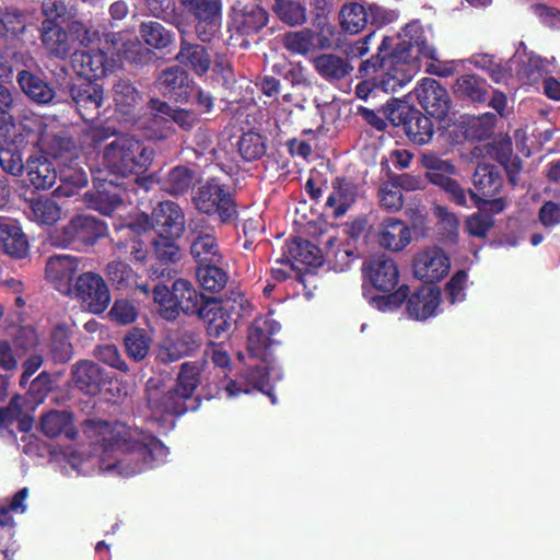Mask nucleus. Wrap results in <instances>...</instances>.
Wrapping results in <instances>:
<instances>
[{
  "mask_svg": "<svg viewBox=\"0 0 560 560\" xmlns=\"http://www.w3.org/2000/svg\"><path fill=\"white\" fill-rule=\"evenodd\" d=\"M139 32L144 43L156 49L165 48L172 42L171 33L159 22H142Z\"/></svg>",
  "mask_w": 560,
  "mask_h": 560,
  "instance_id": "obj_50",
  "label": "nucleus"
},
{
  "mask_svg": "<svg viewBox=\"0 0 560 560\" xmlns=\"http://www.w3.org/2000/svg\"><path fill=\"white\" fill-rule=\"evenodd\" d=\"M433 214L438 220L439 231L446 243H455L458 237L459 222L457 217L443 206H435Z\"/></svg>",
  "mask_w": 560,
  "mask_h": 560,
  "instance_id": "obj_52",
  "label": "nucleus"
},
{
  "mask_svg": "<svg viewBox=\"0 0 560 560\" xmlns=\"http://www.w3.org/2000/svg\"><path fill=\"white\" fill-rule=\"evenodd\" d=\"M95 180V192L92 196L91 207L109 215L122 205L127 191L102 170L97 172Z\"/></svg>",
  "mask_w": 560,
  "mask_h": 560,
  "instance_id": "obj_12",
  "label": "nucleus"
},
{
  "mask_svg": "<svg viewBox=\"0 0 560 560\" xmlns=\"http://www.w3.org/2000/svg\"><path fill=\"white\" fill-rule=\"evenodd\" d=\"M195 182L194 172L184 166L172 168L163 179V189L171 195L186 192Z\"/></svg>",
  "mask_w": 560,
  "mask_h": 560,
  "instance_id": "obj_48",
  "label": "nucleus"
},
{
  "mask_svg": "<svg viewBox=\"0 0 560 560\" xmlns=\"http://www.w3.org/2000/svg\"><path fill=\"white\" fill-rule=\"evenodd\" d=\"M376 238L382 247L399 252L410 243L411 235L404 222L388 218L380 223Z\"/></svg>",
  "mask_w": 560,
  "mask_h": 560,
  "instance_id": "obj_22",
  "label": "nucleus"
},
{
  "mask_svg": "<svg viewBox=\"0 0 560 560\" xmlns=\"http://www.w3.org/2000/svg\"><path fill=\"white\" fill-rule=\"evenodd\" d=\"M71 96L79 114L84 119H93L104 101L103 88L92 81L84 82L71 89Z\"/></svg>",
  "mask_w": 560,
  "mask_h": 560,
  "instance_id": "obj_19",
  "label": "nucleus"
},
{
  "mask_svg": "<svg viewBox=\"0 0 560 560\" xmlns=\"http://www.w3.org/2000/svg\"><path fill=\"white\" fill-rule=\"evenodd\" d=\"M280 324L270 316H260L248 330L247 350L252 357L266 360L267 350L276 342L273 336L280 331Z\"/></svg>",
  "mask_w": 560,
  "mask_h": 560,
  "instance_id": "obj_14",
  "label": "nucleus"
},
{
  "mask_svg": "<svg viewBox=\"0 0 560 560\" xmlns=\"http://www.w3.org/2000/svg\"><path fill=\"white\" fill-rule=\"evenodd\" d=\"M60 185L55 190L58 197H70L88 184V175L77 164L69 165L59 173Z\"/></svg>",
  "mask_w": 560,
  "mask_h": 560,
  "instance_id": "obj_43",
  "label": "nucleus"
},
{
  "mask_svg": "<svg viewBox=\"0 0 560 560\" xmlns=\"http://www.w3.org/2000/svg\"><path fill=\"white\" fill-rule=\"evenodd\" d=\"M72 62L77 72L89 81L104 77L114 67L102 50L74 54Z\"/></svg>",
  "mask_w": 560,
  "mask_h": 560,
  "instance_id": "obj_23",
  "label": "nucleus"
},
{
  "mask_svg": "<svg viewBox=\"0 0 560 560\" xmlns=\"http://www.w3.org/2000/svg\"><path fill=\"white\" fill-rule=\"evenodd\" d=\"M106 232L104 224L88 215H78L63 229L65 237L59 242L61 246H68L74 242L93 244Z\"/></svg>",
  "mask_w": 560,
  "mask_h": 560,
  "instance_id": "obj_18",
  "label": "nucleus"
},
{
  "mask_svg": "<svg viewBox=\"0 0 560 560\" xmlns=\"http://www.w3.org/2000/svg\"><path fill=\"white\" fill-rule=\"evenodd\" d=\"M195 207L208 215H218L222 223L236 217V207L229 189L218 179L201 184L192 198Z\"/></svg>",
  "mask_w": 560,
  "mask_h": 560,
  "instance_id": "obj_6",
  "label": "nucleus"
},
{
  "mask_svg": "<svg viewBox=\"0 0 560 560\" xmlns=\"http://www.w3.org/2000/svg\"><path fill=\"white\" fill-rule=\"evenodd\" d=\"M72 377L77 385H104L108 381L97 364L88 361L73 368Z\"/></svg>",
  "mask_w": 560,
  "mask_h": 560,
  "instance_id": "obj_53",
  "label": "nucleus"
},
{
  "mask_svg": "<svg viewBox=\"0 0 560 560\" xmlns=\"http://www.w3.org/2000/svg\"><path fill=\"white\" fill-rule=\"evenodd\" d=\"M28 493V488L24 487L14 493L8 506H0V538L13 537L15 523L11 512L26 511L25 500Z\"/></svg>",
  "mask_w": 560,
  "mask_h": 560,
  "instance_id": "obj_37",
  "label": "nucleus"
},
{
  "mask_svg": "<svg viewBox=\"0 0 560 560\" xmlns=\"http://www.w3.org/2000/svg\"><path fill=\"white\" fill-rule=\"evenodd\" d=\"M198 387H171L163 392L162 387H147V401L151 416L161 421L165 416H182L187 411H196L201 402Z\"/></svg>",
  "mask_w": 560,
  "mask_h": 560,
  "instance_id": "obj_4",
  "label": "nucleus"
},
{
  "mask_svg": "<svg viewBox=\"0 0 560 560\" xmlns=\"http://www.w3.org/2000/svg\"><path fill=\"white\" fill-rule=\"evenodd\" d=\"M191 245L190 254L199 264H217L221 260V254L213 228L205 220H198L190 225Z\"/></svg>",
  "mask_w": 560,
  "mask_h": 560,
  "instance_id": "obj_11",
  "label": "nucleus"
},
{
  "mask_svg": "<svg viewBox=\"0 0 560 560\" xmlns=\"http://www.w3.org/2000/svg\"><path fill=\"white\" fill-rule=\"evenodd\" d=\"M417 98L425 112L439 119L450 109L447 91L434 79L425 78L416 89Z\"/></svg>",
  "mask_w": 560,
  "mask_h": 560,
  "instance_id": "obj_16",
  "label": "nucleus"
},
{
  "mask_svg": "<svg viewBox=\"0 0 560 560\" xmlns=\"http://www.w3.org/2000/svg\"><path fill=\"white\" fill-rule=\"evenodd\" d=\"M42 39L47 49L58 57L67 56L73 48L68 28L63 30L51 21L43 23Z\"/></svg>",
  "mask_w": 560,
  "mask_h": 560,
  "instance_id": "obj_32",
  "label": "nucleus"
},
{
  "mask_svg": "<svg viewBox=\"0 0 560 560\" xmlns=\"http://www.w3.org/2000/svg\"><path fill=\"white\" fill-rule=\"evenodd\" d=\"M67 28L73 46L74 43H79L82 46H89L98 38V33L96 31L88 28L80 21H72L68 24Z\"/></svg>",
  "mask_w": 560,
  "mask_h": 560,
  "instance_id": "obj_60",
  "label": "nucleus"
},
{
  "mask_svg": "<svg viewBox=\"0 0 560 560\" xmlns=\"http://www.w3.org/2000/svg\"><path fill=\"white\" fill-rule=\"evenodd\" d=\"M25 171L28 182L35 189H49L58 177L55 166L43 154L31 155L26 160Z\"/></svg>",
  "mask_w": 560,
  "mask_h": 560,
  "instance_id": "obj_24",
  "label": "nucleus"
},
{
  "mask_svg": "<svg viewBox=\"0 0 560 560\" xmlns=\"http://www.w3.org/2000/svg\"><path fill=\"white\" fill-rule=\"evenodd\" d=\"M159 104H166L160 100L150 102V113L148 116L137 120L138 127L147 132L148 138L162 140L167 139L174 133L171 117L159 110Z\"/></svg>",
  "mask_w": 560,
  "mask_h": 560,
  "instance_id": "obj_21",
  "label": "nucleus"
},
{
  "mask_svg": "<svg viewBox=\"0 0 560 560\" xmlns=\"http://www.w3.org/2000/svg\"><path fill=\"white\" fill-rule=\"evenodd\" d=\"M435 186L440 187L445 194H447L448 198L453 202L459 206H466V191L454 178H452V175L442 178L435 184Z\"/></svg>",
  "mask_w": 560,
  "mask_h": 560,
  "instance_id": "obj_62",
  "label": "nucleus"
},
{
  "mask_svg": "<svg viewBox=\"0 0 560 560\" xmlns=\"http://www.w3.org/2000/svg\"><path fill=\"white\" fill-rule=\"evenodd\" d=\"M469 195L480 212L474 213L466 219L465 229L471 236L485 237L493 226L494 221L492 215L486 213V209L480 205L479 195L475 191H469Z\"/></svg>",
  "mask_w": 560,
  "mask_h": 560,
  "instance_id": "obj_47",
  "label": "nucleus"
},
{
  "mask_svg": "<svg viewBox=\"0 0 560 560\" xmlns=\"http://www.w3.org/2000/svg\"><path fill=\"white\" fill-rule=\"evenodd\" d=\"M454 91L459 96L481 102L485 96V83L475 75H463L457 79Z\"/></svg>",
  "mask_w": 560,
  "mask_h": 560,
  "instance_id": "obj_55",
  "label": "nucleus"
},
{
  "mask_svg": "<svg viewBox=\"0 0 560 560\" xmlns=\"http://www.w3.org/2000/svg\"><path fill=\"white\" fill-rule=\"evenodd\" d=\"M125 346L130 358L142 360L149 351V339L141 331L135 330L126 336Z\"/></svg>",
  "mask_w": 560,
  "mask_h": 560,
  "instance_id": "obj_58",
  "label": "nucleus"
},
{
  "mask_svg": "<svg viewBox=\"0 0 560 560\" xmlns=\"http://www.w3.org/2000/svg\"><path fill=\"white\" fill-rule=\"evenodd\" d=\"M149 238L150 243L154 246L158 259L163 261H175L178 259L179 249L173 242L174 238L155 240L154 236Z\"/></svg>",
  "mask_w": 560,
  "mask_h": 560,
  "instance_id": "obj_61",
  "label": "nucleus"
},
{
  "mask_svg": "<svg viewBox=\"0 0 560 560\" xmlns=\"http://www.w3.org/2000/svg\"><path fill=\"white\" fill-rule=\"evenodd\" d=\"M357 187L345 179L336 178L331 184V192L327 197L326 207L331 210L334 217L343 215L355 202Z\"/></svg>",
  "mask_w": 560,
  "mask_h": 560,
  "instance_id": "obj_28",
  "label": "nucleus"
},
{
  "mask_svg": "<svg viewBox=\"0 0 560 560\" xmlns=\"http://www.w3.org/2000/svg\"><path fill=\"white\" fill-rule=\"evenodd\" d=\"M170 301H173V304L165 306L162 311V316L172 320L176 318L179 310L187 314L199 313L200 306L203 303V295L189 281L178 279L173 283L172 299Z\"/></svg>",
  "mask_w": 560,
  "mask_h": 560,
  "instance_id": "obj_13",
  "label": "nucleus"
},
{
  "mask_svg": "<svg viewBox=\"0 0 560 560\" xmlns=\"http://www.w3.org/2000/svg\"><path fill=\"white\" fill-rule=\"evenodd\" d=\"M39 429L44 435L54 439L61 434L69 441L77 439L79 432L70 412L52 410L40 418Z\"/></svg>",
  "mask_w": 560,
  "mask_h": 560,
  "instance_id": "obj_26",
  "label": "nucleus"
},
{
  "mask_svg": "<svg viewBox=\"0 0 560 560\" xmlns=\"http://www.w3.org/2000/svg\"><path fill=\"white\" fill-rule=\"evenodd\" d=\"M363 270L373 287L380 291H390L398 283L399 273L397 266L386 255L370 258L365 261Z\"/></svg>",
  "mask_w": 560,
  "mask_h": 560,
  "instance_id": "obj_17",
  "label": "nucleus"
},
{
  "mask_svg": "<svg viewBox=\"0 0 560 560\" xmlns=\"http://www.w3.org/2000/svg\"><path fill=\"white\" fill-rule=\"evenodd\" d=\"M0 246L12 257H24L28 244L21 228L13 222H0Z\"/></svg>",
  "mask_w": 560,
  "mask_h": 560,
  "instance_id": "obj_31",
  "label": "nucleus"
},
{
  "mask_svg": "<svg viewBox=\"0 0 560 560\" xmlns=\"http://www.w3.org/2000/svg\"><path fill=\"white\" fill-rule=\"evenodd\" d=\"M467 283V273L463 270L457 271L446 283L445 294L450 303L462 302L465 299V289Z\"/></svg>",
  "mask_w": 560,
  "mask_h": 560,
  "instance_id": "obj_59",
  "label": "nucleus"
},
{
  "mask_svg": "<svg viewBox=\"0 0 560 560\" xmlns=\"http://www.w3.org/2000/svg\"><path fill=\"white\" fill-rule=\"evenodd\" d=\"M268 22L267 12L256 3H249L233 8L232 24L244 33L249 34L262 28Z\"/></svg>",
  "mask_w": 560,
  "mask_h": 560,
  "instance_id": "obj_27",
  "label": "nucleus"
},
{
  "mask_svg": "<svg viewBox=\"0 0 560 560\" xmlns=\"http://www.w3.org/2000/svg\"><path fill=\"white\" fill-rule=\"evenodd\" d=\"M26 214L38 224L50 225L60 219L61 209L55 200L39 197L30 200Z\"/></svg>",
  "mask_w": 560,
  "mask_h": 560,
  "instance_id": "obj_38",
  "label": "nucleus"
},
{
  "mask_svg": "<svg viewBox=\"0 0 560 560\" xmlns=\"http://www.w3.org/2000/svg\"><path fill=\"white\" fill-rule=\"evenodd\" d=\"M103 441L105 448L124 454L110 467L126 478L163 463L168 454V448L156 436L138 432L121 422H115L109 435Z\"/></svg>",
  "mask_w": 560,
  "mask_h": 560,
  "instance_id": "obj_1",
  "label": "nucleus"
},
{
  "mask_svg": "<svg viewBox=\"0 0 560 560\" xmlns=\"http://www.w3.org/2000/svg\"><path fill=\"white\" fill-rule=\"evenodd\" d=\"M440 290L434 287H422L411 294L407 302V312L410 318L424 320L436 314L440 304Z\"/></svg>",
  "mask_w": 560,
  "mask_h": 560,
  "instance_id": "obj_20",
  "label": "nucleus"
},
{
  "mask_svg": "<svg viewBox=\"0 0 560 560\" xmlns=\"http://www.w3.org/2000/svg\"><path fill=\"white\" fill-rule=\"evenodd\" d=\"M159 110L170 116L172 124H176L184 130H190L198 122L197 115L189 109L172 107L168 104H159Z\"/></svg>",
  "mask_w": 560,
  "mask_h": 560,
  "instance_id": "obj_57",
  "label": "nucleus"
},
{
  "mask_svg": "<svg viewBox=\"0 0 560 560\" xmlns=\"http://www.w3.org/2000/svg\"><path fill=\"white\" fill-rule=\"evenodd\" d=\"M514 62L518 65L517 75L528 84L537 83L548 72L546 61L536 55L518 54Z\"/></svg>",
  "mask_w": 560,
  "mask_h": 560,
  "instance_id": "obj_42",
  "label": "nucleus"
},
{
  "mask_svg": "<svg viewBox=\"0 0 560 560\" xmlns=\"http://www.w3.org/2000/svg\"><path fill=\"white\" fill-rule=\"evenodd\" d=\"M402 40L389 57L390 68L381 81L386 93H396L418 72L421 58L435 60L436 50L430 43V33L418 22H411L402 31Z\"/></svg>",
  "mask_w": 560,
  "mask_h": 560,
  "instance_id": "obj_2",
  "label": "nucleus"
},
{
  "mask_svg": "<svg viewBox=\"0 0 560 560\" xmlns=\"http://www.w3.org/2000/svg\"><path fill=\"white\" fill-rule=\"evenodd\" d=\"M18 83L21 90L36 103L47 104L55 96L52 88H50L42 78L31 73L30 71H20L18 74Z\"/></svg>",
  "mask_w": 560,
  "mask_h": 560,
  "instance_id": "obj_35",
  "label": "nucleus"
},
{
  "mask_svg": "<svg viewBox=\"0 0 560 560\" xmlns=\"http://www.w3.org/2000/svg\"><path fill=\"white\" fill-rule=\"evenodd\" d=\"M70 296L94 314L104 312L110 302L109 290L104 279L94 272H84L77 278Z\"/></svg>",
  "mask_w": 560,
  "mask_h": 560,
  "instance_id": "obj_9",
  "label": "nucleus"
},
{
  "mask_svg": "<svg viewBox=\"0 0 560 560\" xmlns=\"http://www.w3.org/2000/svg\"><path fill=\"white\" fill-rule=\"evenodd\" d=\"M316 72L326 81L342 80L352 71L350 63L335 54H322L312 59Z\"/></svg>",
  "mask_w": 560,
  "mask_h": 560,
  "instance_id": "obj_29",
  "label": "nucleus"
},
{
  "mask_svg": "<svg viewBox=\"0 0 560 560\" xmlns=\"http://www.w3.org/2000/svg\"><path fill=\"white\" fill-rule=\"evenodd\" d=\"M113 100L119 113L126 116L133 114L141 103V96L128 81L120 79L113 86Z\"/></svg>",
  "mask_w": 560,
  "mask_h": 560,
  "instance_id": "obj_41",
  "label": "nucleus"
},
{
  "mask_svg": "<svg viewBox=\"0 0 560 560\" xmlns=\"http://www.w3.org/2000/svg\"><path fill=\"white\" fill-rule=\"evenodd\" d=\"M282 42L288 50L296 55H306L324 47V39L310 28L289 32L283 36Z\"/></svg>",
  "mask_w": 560,
  "mask_h": 560,
  "instance_id": "obj_34",
  "label": "nucleus"
},
{
  "mask_svg": "<svg viewBox=\"0 0 560 560\" xmlns=\"http://www.w3.org/2000/svg\"><path fill=\"white\" fill-rule=\"evenodd\" d=\"M385 114L394 126H404L407 136L413 143L422 145L432 139L433 124L421 112L395 100L386 105Z\"/></svg>",
  "mask_w": 560,
  "mask_h": 560,
  "instance_id": "obj_7",
  "label": "nucleus"
},
{
  "mask_svg": "<svg viewBox=\"0 0 560 560\" xmlns=\"http://www.w3.org/2000/svg\"><path fill=\"white\" fill-rule=\"evenodd\" d=\"M194 18L195 32L201 42L212 40L222 27V0H177Z\"/></svg>",
  "mask_w": 560,
  "mask_h": 560,
  "instance_id": "obj_8",
  "label": "nucleus"
},
{
  "mask_svg": "<svg viewBox=\"0 0 560 560\" xmlns=\"http://www.w3.org/2000/svg\"><path fill=\"white\" fill-rule=\"evenodd\" d=\"M472 184L482 198H490L499 192L503 179L494 166L480 164L474 173Z\"/></svg>",
  "mask_w": 560,
  "mask_h": 560,
  "instance_id": "obj_39",
  "label": "nucleus"
},
{
  "mask_svg": "<svg viewBox=\"0 0 560 560\" xmlns=\"http://www.w3.org/2000/svg\"><path fill=\"white\" fill-rule=\"evenodd\" d=\"M380 201L387 210H398L402 206L400 188L393 184H385L380 189Z\"/></svg>",
  "mask_w": 560,
  "mask_h": 560,
  "instance_id": "obj_64",
  "label": "nucleus"
},
{
  "mask_svg": "<svg viewBox=\"0 0 560 560\" xmlns=\"http://www.w3.org/2000/svg\"><path fill=\"white\" fill-rule=\"evenodd\" d=\"M369 21V8L358 2L346 3L340 11V24L349 33H359Z\"/></svg>",
  "mask_w": 560,
  "mask_h": 560,
  "instance_id": "obj_44",
  "label": "nucleus"
},
{
  "mask_svg": "<svg viewBox=\"0 0 560 560\" xmlns=\"http://www.w3.org/2000/svg\"><path fill=\"white\" fill-rule=\"evenodd\" d=\"M160 84L163 93L175 101H184L189 97L190 81L187 73L177 66L163 71L160 77Z\"/></svg>",
  "mask_w": 560,
  "mask_h": 560,
  "instance_id": "obj_30",
  "label": "nucleus"
},
{
  "mask_svg": "<svg viewBox=\"0 0 560 560\" xmlns=\"http://www.w3.org/2000/svg\"><path fill=\"white\" fill-rule=\"evenodd\" d=\"M272 9L277 16L289 25H299L306 21V9L298 1L275 0Z\"/></svg>",
  "mask_w": 560,
  "mask_h": 560,
  "instance_id": "obj_49",
  "label": "nucleus"
},
{
  "mask_svg": "<svg viewBox=\"0 0 560 560\" xmlns=\"http://www.w3.org/2000/svg\"><path fill=\"white\" fill-rule=\"evenodd\" d=\"M177 60L189 67L198 75L206 73L211 65L210 56L207 49L200 45H194L186 42L182 43Z\"/></svg>",
  "mask_w": 560,
  "mask_h": 560,
  "instance_id": "obj_40",
  "label": "nucleus"
},
{
  "mask_svg": "<svg viewBox=\"0 0 560 560\" xmlns=\"http://www.w3.org/2000/svg\"><path fill=\"white\" fill-rule=\"evenodd\" d=\"M71 325L66 323L57 324L51 332V353L54 360L65 362L72 357V345L70 342Z\"/></svg>",
  "mask_w": 560,
  "mask_h": 560,
  "instance_id": "obj_46",
  "label": "nucleus"
},
{
  "mask_svg": "<svg viewBox=\"0 0 560 560\" xmlns=\"http://www.w3.org/2000/svg\"><path fill=\"white\" fill-rule=\"evenodd\" d=\"M154 152L130 136H119L108 143L103 152L104 174L127 177L145 172L152 163Z\"/></svg>",
  "mask_w": 560,
  "mask_h": 560,
  "instance_id": "obj_3",
  "label": "nucleus"
},
{
  "mask_svg": "<svg viewBox=\"0 0 560 560\" xmlns=\"http://www.w3.org/2000/svg\"><path fill=\"white\" fill-rule=\"evenodd\" d=\"M238 151L246 161L257 160L266 152L265 141L258 133H244L238 141Z\"/></svg>",
  "mask_w": 560,
  "mask_h": 560,
  "instance_id": "obj_54",
  "label": "nucleus"
},
{
  "mask_svg": "<svg viewBox=\"0 0 560 560\" xmlns=\"http://www.w3.org/2000/svg\"><path fill=\"white\" fill-rule=\"evenodd\" d=\"M36 145L40 153L59 158L73 148V142L58 126H44L39 130Z\"/></svg>",
  "mask_w": 560,
  "mask_h": 560,
  "instance_id": "obj_25",
  "label": "nucleus"
},
{
  "mask_svg": "<svg viewBox=\"0 0 560 560\" xmlns=\"http://www.w3.org/2000/svg\"><path fill=\"white\" fill-rule=\"evenodd\" d=\"M79 271V260L69 255L50 257L46 265V279L65 295L73 291V278Z\"/></svg>",
  "mask_w": 560,
  "mask_h": 560,
  "instance_id": "obj_15",
  "label": "nucleus"
},
{
  "mask_svg": "<svg viewBox=\"0 0 560 560\" xmlns=\"http://www.w3.org/2000/svg\"><path fill=\"white\" fill-rule=\"evenodd\" d=\"M420 161L421 165L425 168V178L433 185L442 178L457 173L455 165L451 161L443 160L433 153H423Z\"/></svg>",
  "mask_w": 560,
  "mask_h": 560,
  "instance_id": "obj_45",
  "label": "nucleus"
},
{
  "mask_svg": "<svg viewBox=\"0 0 560 560\" xmlns=\"http://www.w3.org/2000/svg\"><path fill=\"white\" fill-rule=\"evenodd\" d=\"M106 275L119 289L128 288L136 282V273L122 261H112L108 264Z\"/></svg>",
  "mask_w": 560,
  "mask_h": 560,
  "instance_id": "obj_56",
  "label": "nucleus"
},
{
  "mask_svg": "<svg viewBox=\"0 0 560 560\" xmlns=\"http://www.w3.org/2000/svg\"><path fill=\"white\" fill-rule=\"evenodd\" d=\"M196 275L199 284L210 292L220 291L228 281L225 271L214 266V264H206L198 267Z\"/></svg>",
  "mask_w": 560,
  "mask_h": 560,
  "instance_id": "obj_51",
  "label": "nucleus"
},
{
  "mask_svg": "<svg viewBox=\"0 0 560 560\" xmlns=\"http://www.w3.org/2000/svg\"><path fill=\"white\" fill-rule=\"evenodd\" d=\"M185 228V219L182 209L173 201L160 202L152 212V223L148 215L141 214L130 223V230L141 234L151 233L160 238H177Z\"/></svg>",
  "mask_w": 560,
  "mask_h": 560,
  "instance_id": "obj_5",
  "label": "nucleus"
},
{
  "mask_svg": "<svg viewBox=\"0 0 560 560\" xmlns=\"http://www.w3.org/2000/svg\"><path fill=\"white\" fill-rule=\"evenodd\" d=\"M23 130L26 131L25 136L22 133L14 136L12 144L0 148V166L4 172L13 176L21 175L25 167L19 148L24 143V138L32 136L31 126H23Z\"/></svg>",
  "mask_w": 560,
  "mask_h": 560,
  "instance_id": "obj_33",
  "label": "nucleus"
},
{
  "mask_svg": "<svg viewBox=\"0 0 560 560\" xmlns=\"http://www.w3.org/2000/svg\"><path fill=\"white\" fill-rule=\"evenodd\" d=\"M451 269L448 255L438 246H430L415 255L413 275L417 279L433 283L447 276Z\"/></svg>",
  "mask_w": 560,
  "mask_h": 560,
  "instance_id": "obj_10",
  "label": "nucleus"
},
{
  "mask_svg": "<svg viewBox=\"0 0 560 560\" xmlns=\"http://www.w3.org/2000/svg\"><path fill=\"white\" fill-rule=\"evenodd\" d=\"M407 288H399L389 295H381L372 300L373 305L383 312H389L398 308L407 298Z\"/></svg>",
  "mask_w": 560,
  "mask_h": 560,
  "instance_id": "obj_63",
  "label": "nucleus"
},
{
  "mask_svg": "<svg viewBox=\"0 0 560 560\" xmlns=\"http://www.w3.org/2000/svg\"><path fill=\"white\" fill-rule=\"evenodd\" d=\"M195 347H197V340L194 334L187 331L176 334L163 341L158 357L162 361H174L189 353Z\"/></svg>",
  "mask_w": 560,
  "mask_h": 560,
  "instance_id": "obj_36",
  "label": "nucleus"
}]
</instances>
